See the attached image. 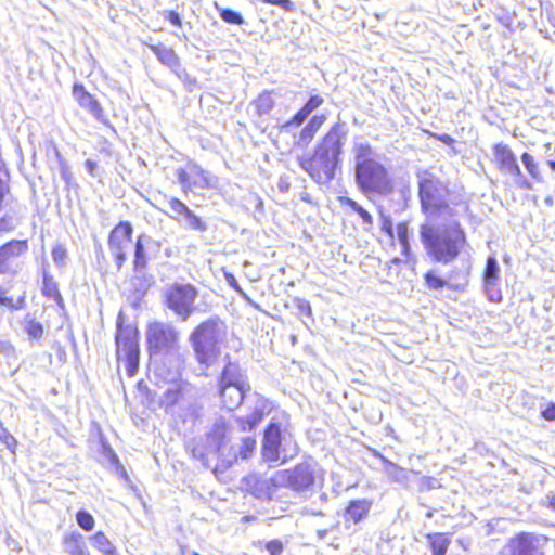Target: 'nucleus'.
<instances>
[{"label":"nucleus","mask_w":555,"mask_h":555,"mask_svg":"<svg viewBox=\"0 0 555 555\" xmlns=\"http://www.w3.org/2000/svg\"><path fill=\"white\" fill-rule=\"evenodd\" d=\"M534 537L521 533L511 539L507 548L511 555H537L538 550L533 545Z\"/></svg>","instance_id":"nucleus-19"},{"label":"nucleus","mask_w":555,"mask_h":555,"mask_svg":"<svg viewBox=\"0 0 555 555\" xmlns=\"http://www.w3.org/2000/svg\"><path fill=\"white\" fill-rule=\"evenodd\" d=\"M67 257V250L62 244H56L52 249V258L55 264L63 267Z\"/></svg>","instance_id":"nucleus-42"},{"label":"nucleus","mask_w":555,"mask_h":555,"mask_svg":"<svg viewBox=\"0 0 555 555\" xmlns=\"http://www.w3.org/2000/svg\"><path fill=\"white\" fill-rule=\"evenodd\" d=\"M372 507V502L366 499L351 501L345 509V521L360 522L366 517Z\"/></svg>","instance_id":"nucleus-20"},{"label":"nucleus","mask_w":555,"mask_h":555,"mask_svg":"<svg viewBox=\"0 0 555 555\" xmlns=\"http://www.w3.org/2000/svg\"><path fill=\"white\" fill-rule=\"evenodd\" d=\"M25 331L33 339H40L43 336V326L29 314L25 318Z\"/></svg>","instance_id":"nucleus-35"},{"label":"nucleus","mask_w":555,"mask_h":555,"mask_svg":"<svg viewBox=\"0 0 555 555\" xmlns=\"http://www.w3.org/2000/svg\"><path fill=\"white\" fill-rule=\"evenodd\" d=\"M521 162L532 179L540 182L542 180V176L540 172L539 164L535 162L534 157L529 153H524L521 155Z\"/></svg>","instance_id":"nucleus-34"},{"label":"nucleus","mask_w":555,"mask_h":555,"mask_svg":"<svg viewBox=\"0 0 555 555\" xmlns=\"http://www.w3.org/2000/svg\"><path fill=\"white\" fill-rule=\"evenodd\" d=\"M426 285L431 289H439L446 285V281L435 275L433 272H428L425 275Z\"/></svg>","instance_id":"nucleus-44"},{"label":"nucleus","mask_w":555,"mask_h":555,"mask_svg":"<svg viewBox=\"0 0 555 555\" xmlns=\"http://www.w3.org/2000/svg\"><path fill=\"white\" fill-rule=\"evenodd\" d=\"M197 295V289L191 284H173L164 292L166 306L183 321L193 313Z\"/></svg>","instance_id":"nucleus-10"},{"label":"nucleus","mask_w":555,"mask_h":555,"mask_svg":"<svg viewBox=\"0 0 555 555\" xmlns=\"http://www.w3.org/2000/svg\"><path fill=\"white\" fill-rule=\"evenodd\" d=\"M73 95L78 104L87 109L96 120L106 124L107 119L103 112L102 106L82 86L75 85L73 88Z\"/></svg>","instance_id":"nucleus-16"},{"label":"nucleus","mask_w":555,"mask_h":555,"mask_svg":"<svg viewBox=\"0 0 555 555\" xmlns=\"http://www.w3.org/2000/svg\"><path fill=\"white\" fill-rule=\"evenodd\" d=\"M227 335V325L218 318L201 323L190 335L196 360L206 366L216 362L221 354Z\"/></svg>","instance_id":"nucleus-6"},{"label":"nucleus","mask_w":555,"mask_h":555,"mask_svg":"<svg viewBox=\"0 0 555 555\" xmlns=\"http://www.w3.org/2000/svg\"><path fill=\"white\" fill-rule=\"evenodd\" d=\"M354 178L358 189L365 196H387L393 191L388 169L376 159L371 145L364 140L353 143Z\"/></svg>","instance_id":"nucleus-2"},{"label":"nucleus","mask_w":555,"mask_h":555,"mask_svg":"<svg viewBox=\"0 0 555 555\" xmlns=\"http://www.w3.org/2000/svg\"><path fill=\"white\" fill-rule=\"evenodd\" d=\"M326 117L324 115L313 116L310 121L308 122L311 128L314 129L315 132L322 127L324 124Z\"/></svg>","instance_id":"nucleus-52"},{"label":"nucleus","mask_w":555,"mask_h":555,"mask_svg":"<svg viewBox=\"0 0 555 555\" xmlns=\"http://www.w3.org/2000/svg\"><path fill=\"white\" fill-rule=\"evenodd\" d=\"M146 339L153 353H169L178 346L179 332L170 324L154 322L147 327Z\"/></svg>","instance_id":"nucleus-11"},{"label":"nucleus","mask_w":555,"mask_h":555,"mask_svg":"<svg viewBox=\"0 0 555 555\" xmlns=\"http://www.w3.org/2000/svg\"><path fill=\"white\" fill-rule=\"evenodd\" d=\"M247 404H250L251 412L241 416L237 422L242 430H253L262 420L266 411L268 410V401L257 395L246 397Z\"/></svg>","instance_id":"nucleus-15"},{"label":"nucleus","mask_w":555,"mask_h":555,"mask_svg":"<svg viewBox=\"0 0 555 555\" xmlns=\"http://www.w3.org/2000/svg\"><path fill=\"white\" fill-rule=\"evenodd\" d=\"M385 472L386 474L391 477L395 481H400L404 477V469L397 466L396 464L385 461Z\"/></svg>","instance_id":"nucleus-41"},{"label":"nucleus","mask_w":555,"mask_h":555,"mask_svg":"<svg viewBox=\"0 0 555 555\" xmlns=\"http://www.w3.org/2000/svg\"><path fill=\"white\" fill-rule=\"evenodd\" d=\"M293 304L298 309V311L306 315H311V306L310 302L304 298H295Z\"/></svg>","instance_id":"nucleus-47"},{"label":"nucleus","mask_w":555,"mask_h":555,"mask_svg":"<svg viewBox=\"0 0 555 555\" xmlns=\"http://www.w3.org/2000/svg\"><path fill=\"white\" fill-rule=\"evenodd\" d=\"M430 542L433 555H446L447 550L451 543L450 538L444 533H430L427 534Z\"/></svg>","instance_id":"nucleus-28"},{"label":"nucleus","mask_w":555,"mask_h":555,"mask_svg":"<svg viewBox=\"0 0 555 555\" xmlns=\"http://www.w3.org/2000/svg\"><path fill=\"white\" fill-rule=\"evenodd\" d=\"M311 112L304 105L299 112L288 121L281 126V131L289 132L292 129L301 126Z\"/></svg>","instance_id":"nucleus-31"},{"label":"nucleus","mask_w":555,"mask_h":555,"mask_svg":"<svg viewBox=\"0 0 555 555\" xmlns=\"http://www.w3.org/2000/svg\"><path fill=\"white\" fill-rule=\"evenodd\" d=\"M511 176L513 177V180L518 188L525 189V190L532 189L531 182L522 175L520 168H518V175L512 173Z\"/></svg>","instance_id":"nucleus-46"},{"label":"nucleus","mask_w":555,"mask_h":555,"mask_svg":"<svg viewBox=\"0 0 555 555\" xmlns=\"http://www.w3.org/2000/svg\"><path fill=\"white\" fill-rule=\"evenodd\" d=\"M219 395L223 405L229 410H233L243 402L246 397V390L245 386H222V388H219Z\"/></svg>","instance_id":"nucleus-22"},{"label":"nucleus","mask_w":555,"mask_h":555,"mask_svg":"<svg viewBox=\"0 0 555 555\" xmlns=\"http://www.w3.org/2000/svg\"><path fill=\"white\" fill-rule=\"evenodd\" d=\"M168 20L173 25H179L180 24V17H179V15L176 12H169L168 13Z\"/></svg>","instance_id":"nucleus-56"},{"label":"nucleus","mask_w":555,"mask_h":555,"mask_svg":"<svg viewBox=\"0 0 555 555\" xmlns=\"http://www.w3.org/2000/svg\"><path fill=\"white\" fill-rule=\"evenodd\" d=\"M346 134L341 125H334L318 144L314 154L299 159L300 167L317 182H328L334 178Z\"/></svg>","instance_id":"nucleus-4"},{"label":"nucleus","mask_w":555,"mask_h":555,"mask_svg":"<svg viewBox=\"0 0 555 555\" xmlns=\"http://www.w3.org/2000/svg\"><path fill=\"white\" fill-rule=\"evenodd\" d=\"M62 545L67 555H90L83 535L72 531L63 537Z\"/></svg>","instance_id":"nucleus-21"},{"label":"nucleus","mask_w":555,"mask_h":555,"mask_svg":"<svg viewBox=\"0 0 555 555\" xmlns=\"http://www.w3.org/2000/svg\"><path fill=\"white\" fill-rule=\"evenodd\" d=\"M96 167V163L91 160V159H87L86 160V168L88 169V171L92 175L94 169Z\"/></svg>","instance_id":"nucleus-59"},{"label":"nucleus","mask_w":555,"mask_h":555,"mask_svg":"<svg viewBox=\"0 0 555 555\" xmlns=\"http://www.w3.org/2000/svg\"><path fill=\"white\" fill-rule=\"evenodd\" d=\"M326 117L324 115L313 116L310 121L308 122L311 128L314 129L315 132L322 127L324 124Z\"/></svg>","instance_id":"nucleus-51"},{"label":"nucleus","mask_w":555,"mask_h":555,"mask_svg":"<svg viewBox=\"0 0 555 555\" xmlns=\"http://www.w3.org/2000/svg\"><path fill=\"white\" fill-rule=\"evenodd\" d=\"M494 157L502 171L509 176L512 173L518 175L519 166L516 162V156L506 144L500 143L494 146Z\"/></svg>","instance_id":"nucleus-18"},{"label":"nucleus","mask_w":555,"mask_h":555,"mask_svg":"<svg viewBox=\"0 0 555 555\" xmlns=\"http://www.w3.org/2000/svg\"><path fill=\"white\" fill-rule=\"evenodd\" d=\"M499 275H500V267L498 264L495 257H493V256L488 257L486 269H485V274H483L486 285L487 286L494 285L496 283V281L499 280Z\"/></svg>","instance_id":"nucleus-29"},{"label":"nucleus","mask_w":555,"mask_h":555,"mask_svg":"<svg viewBox=\"0 0 555 555\" xmlns=\"http://www.w3.org/2000/svg\"><path fill=\"white\" fill-rule=\"evenodd\" d=\"M76 521L78 526L85 531H91L95 526L93 516L86 511H79L76 514Z\"/></svg>","instance_id":"nucleus-37"},{"label":"nucleus","mask_w":555,"mask_h":555,"mask_svg":"<svg viewBox=\"0 0 555 555\" xmlns=\"http://www.w3.org/2000/svg\"><path fill=\"white\" fill-rule=\"evenodd\" d=\"M177 177L184 191H193L195 188H216L218 179L203 170L195 164L189 165L188 169H178Z\"/></svg>","instance_id":"nucleus-12"},{"label":"nucleus","mask_w":555,"mask_h":555,"mask_svg":"<svg viewBox=\"0 0 555 555\" xmlns=\"http://www.w3.org/2000/svg\"><path fill=\"white\" fill-rule=\"evenodd\" d=\"M168 205L172 212L171 217L179 221H182V218L188 212L189 207L177 198H171L168 202Z\"/></svg>","instance_id":"nucleus-39"},{"label":"nucleus","mask_w":555,"mask_h":555,"mask_svg":"<svg viewBox=\"0 0 555 555\" xmlns=\"http://www.w3.org/2000/svg\"><path fill=\"white\" fill-rule=\"evenodd\" d=\"M28 248L26 241L13 240L0 247V274L9 270V261L24 254Z\"/></svg>","instance_id":"nucleus-17"},{"label":"nucleus","mask_w":555,"mask_h":555,"mask_svg":"<svg viewBox=\"0 0 555 555\" xmlns=\"http://www.w3.org/2000/svg\"><path fill=\"white\" fill-rule=\"evenodd\" d=\"M383 230L389 235V236H393V231H392V227H391V222L389 220H385L384 221V224H383Z\"/></svg>","instance_id":"nucleus-57"},{"label":"nucleus","mask_w":555,"mask_h":555,"mask_svg":"<svg viewBox=\"0 0 555 555\" xmlns=\"http://www.w3.org/2000/svg\"><path fill=\"white\" fill-rule=\"evenodd\" d=\"M181 222H183L186 228L192 229V230H197V231L206 230V224L197 216H195L190 209L183 216Z\"/></svg>","instance_id":"nucleus-36"},{"label":"nucleus","mask_w":555,"mask_h":555,"mask_svg":"<svg viewBox=\"0 0 555 555\" xmlns=\"http://www.w3.org/2000/svg\"><path fill=\"white\" fill-rule=\"evenodd\" d=\"M248 305L253 306L256 309H259V305L256 304L243 289H238L237 293Z\"/></svg>","instance_id":"nucleus-55"},{"label":"nucleus","mask_w":555,"mask_h":555,"mask_svg":"<svg viewBox=\"0 0 555 555\" xmlns=\"http://www.w3.org/2000/svg\"><path fill=\"white\" fill-rule=\"evenodd\" d=\"M420 238L426 254L436 262L448 264L457 258L466 244L460 216H447L425 221L420 227Z\"/></svg>","instance_id":"nucleus-1"},{"label":"nucleus","mask_w":555,"mask_h":555,"mask_svg":"<svg viewBox=\"0 0 555 555\" xmlns=\"http://www.w3.org/2000/svg\"><path fill=\"white\" fill-rule=\"evenodd\" d=\"M115 340L118 360H125L127 374L133 376L137 373L140 357L137 328L131 325L122 326L118 322Z\"/></svg>","instance_id":"nucleus-9"},{"label":"nucleus","mask_w":555,"mask_h":555,"mask_svg":"<svg viewBox=\"0 0 555 555\" xmlns=\"http://www.w3.org/2000/svg\"><path fill=\"white\" fill-rule=\"evenodd\" d=\"M315 133L314 129L307 124L295 140V145L306 147L312 141Z\"/></svg>","instance_id":"nucleus-40"},{"label":"nucleus","mask_w":555,"mask_h":555,"mask_svg":"<svg viewBox=\"0 0 555 555\" xmlns=\"http://www.w3.org/2000/svg\"><path fill=\"white\" fill-rule=\"evenodd\" d=\"M280 99L281 94L274 91H266L259 94L253 102L257 115L263 116L270 114Z\"/></svg>","instance_id":"nucleus-24"},{"label":"nucleus","mask_w":555,"mask_h":555,"mask_svg":"<svg viewBox=\"0 0 555 555\" xmlns=\"http://www.w3.org/2000/svg\"><path fill=\"white\" fill-rule=\"evenodd\" d=\"M542 416L546 421H555V403H551L542 411Z\"/></svg>","instance_id":"nucleus-53"},{"label":"nucleus","mask_w":555,"mask_h":555,"mask_svg":"<svg viewBox=\"0 0 555 555\" xmlns=\"http://www.w3.org/2000/svg\"><path fill=\"white\" fill-rule=\"evenodd\" d=\"M324 100L323 98L319 95L311 96L308 102L305 104V106L312 113L315 111L319 106L323 104Z\"/></svg>","instance_id":"nucleus-50"},{"label":"nucleus","mask_w":555,"mask_h":555,"mask_svg":"<svg viewBox=\"0 0 555 555\" xmlns=\"http://www.w3.org/2000/svg\"><path fill=\"white\" fill-rule=\"evenodd\" d=\"M0 304L3 305V306H8V307H11L12 308V305L14 304L13 302V299L12 298H9V297H2L0 298Z\"/></svg>","instance_id":"nucleus-61"},{"label":"nucleus","mask_w":555,"mask_h":555,"mask_svg":"<svg viewBox=\"0 0 555 555\" xmlns=\"http://www.w3.org/2000/svg\"><path fill=\"white\" fill-rule=\"evenodd\" d=\"M151 49L164 65L172 69L179 67V59L172 49L162 44L152 46Z\"/></svg>","instance_id":"nucleus-25"},{"label":"nucleus","mask_w":555,"mask_h":555,"mask_svg":"<svg viewBox=\"0 0 555 555\" xmlns=\"http://www.w3.org/2000/svg\"><path fill=\"white\" fill-rule=\"evenodd\" d=\"M311 112L304 105L299 112L288 121L281 126V131L289 132L292 129L301 126Z\"/></svg>","instance_id":"nucleus-33"},{"label":"nucleus","mask_w":555,"mask_h":555,"mask_svg":"<svg viewBox=\"0 0 555 555\" xmlns=\"http://www.w3.org/2000/svg\"><path fill=\"white\" fill-rule=\"evenodd\" d=\"M225 281L227 283L233 288L236 291V293H238V289H242L237 280L235 279V276L231 273H225Z\"/></svg>","instance_id":"nucleus-54"},{"label":"nucleus","mask_w":555,"mask_h":555,"mask_svg":"<svg viewBox=\"0 0 555 555\" xmlns=\"http://www.w3.org/2000/svg\"><path fill=\"white\" fill-rule=\"evenodd\" d=\"M132 228L128 222H120L111 232L108 247L116 259V266L121 268L126 260V251L131 245Z\"/></svg>","instance_id":"nucleus-13"},{"label":"nucleus","mask_w":555,"mask_h":555,"mask_svg":"<svg viewBox=\"0 0 555 555\" xmlns=\"http://www.w3.org/2000/svg\"><path fill=\"white\" fill-rule=\"evenodd\" d=\"M4 442L8 448H12L13 446L16 444V440L14 439V437H12L8 434H5V436H4Z\"/></svg>","instance_id":"nucleus-58"},{"label":"nucleus","mask_w":555,"mask_h":555,"mask_svg":"<svg viewBox=\"0 0 555 555\" xmlns=\"http://www.w3.org/2000/svg\"><path fill=\"white\" fill-rule=\"evenodd\" d=\"M225 434L227 427L224 422H216L214 428L207 435L208 447L204 450V447L201 444L195 446L192 450L193 456L201 460L205 466H208L209 456H215L223 448Z\"/></svg>","instance_id":"nucleus-14"},{"label":"nucleus","mask_w":555,"mask_h":555,"mask_svg":"<svg viewBox=\"0 0 555 555\" xmlns=\"http://www.w3.org/2000/svg\"><path fill=\"white\" fill-rule=\"evenodd\" d=\"M266 550L270 555H281L283 552V544L279 540H272L266 544Z\"/></svg>","instance_id":"nucleus-48"},{"label":"nucleus","mask_w":555,"mask_h":555,"mask_svg":"<svg viewBox=\"0 0 555 555\" xmlns=\"http://www.w3.org/2000/svg\"><path fill=\"white\" fill-rule=\"evenodd\" d=\"M311 112L304 105L299 112L288 121L281 126V131L289 132L292 129L301 126Z\"/></svg>","instance_id":"nucleus-30"},{"label":"nucleus","mask_w":555,"mask_h":555,"mask_svg":"<svg viewBox=\"0 0 555 555\" xmlns=\"http://www.w3.org/2000/svg\"><path fill=\"white\" fill-rule=\"evenodd\" d=\"M25 305V299L23 297L18 298L16 302L12 305L13 309H23Z\"/></svg>","instance_id":"nucleus-60"},{"label":"nucleus","mask_w":555,"mask_h":555,"mask_svg":"<svg viewBox=\"0 0 555 555\" xmlns=\"http://www.w3.org/2000/svg\"><path fill=\"white\" fill-rule=\"evenodd\" d=\"M158 403L166 411L173 412L176 405L188 409V413L180 415L183 422L199 416V406L193 401L191 385L185 380H175L159 396Z\"/></svg>","instance_id":"nucleus-7"},{"label":"nucleus","mask_w":555,"mask_h":555,"mask_svg":"<svg viewBox=\"0 0 555 555\" xmlns=\"http://www.w3.org/2000/svg\"><path fill=\"white\" fill-rule=\"evenodd\" d=\"M297 452L298 447L296 442L291 438L282 437L280 427L276 424H271L267 428L262 444V456L266 462L284 463L295 456Z\"/></svg>","instance_id":"nucleus-8"},{"label":"nucleus","mask_w":555,"mask_h":555,"mask_svg":"<svg viewBox=\"0 0 555 555\" xmlns=\"http://www.w3.org/2000/svg\"><path fill=\"white\" fill-rule=\"evenodd\" d=\"M418 195L425 221L461 216L466 208L463 204H448V188L428 171L418 173Z\"/></svg>","instance_id":"nucleus-5"},{"label":"nucleus","mask_w":555,"mask_h":555,"mask_svg":"<svg viewBox=\"0 0 555 555\" xmlns=\"http://www.w3.org/2000/svg\"><path fill=\"white\" fill-rule=\"evenodd\" d=\"M220 14H221V17L228 23H232V24H242L243 23L242 16L237 12H234L232 10L222 9Z\"/></svg>","instance_id":"nucleus-45"},{"label":"nucleus","mask_w":555,"mask_h":555,"mask_svg":"<svg viewBox=\"0 0 555 555\" xmlns=\"http://www.w3.org/2000/svg\"><path fill=\"white\" fill-rule=\"evenodd\" d=\"M339 202L341 205L350 207L354 212H357L360 218L362 219L363 228L364 230H371L373 227V217L372 215L364 209L362 206H360L356 201L352 198L343 196L339 197Z\"/></svg>","instance_id":"nucleus-26"},{"label":"nucleus","mask_w":555,"mask_h":555,"mask_svg":"<svg viewBox=\"0 0 555 555\" xmlns=\"http://www.w3.org/2000/svg\"><path fill=\"white\" fill-rule=\"evenodd\" d=\"M398 241L402 247L403 254L408 255L409 251V227L408 223L401 222L396 228Z\"/></svg>","instance_id":"nucleus-38"},{"label":"nucleus","mask_w":555,"mask_h":555,"mask_svg":"<svg viewBox=\"0 0 555 555\" xmlns=\"http://www.w3.org/2000/svg\"><path fill=\"white\" fill-rule=\"evenodd\" d=\"M311 112L304 105L299 112L288 121L281 126V131L289 132L292 129L301 126Z\"/></svg>","instance_id":"nucleus-32"},{"label":"nucleus","mask_w":555,"mask_h":555,"mask_svg":"<svg viewBox=\"0 0 555 555\" xmlns=\"http://www.w3.org/2000/svg\"><path fill=\"white\" fill-rule=\"evenodd\" d=\"M222 386H246L245 376L236 363L229 362L219 378V388Z\"/></svg>","instance_id":"nucleus-23"},{"label":"nucleus","mask_w":555,"mask_h":555,"mask_svg":"<svg viewBox=\"0 0 555 555\" xmlns=\"http://www.w3.org/2000/svg\"><path fill=\"white\" fill-rule=\"evenodd\" d=\"M256 447V441L253 438H245L242 441V446L240 447V455L243 459H247L251 455Z\"/></svg>","instance_id":"nucleus-43"},{"label":"nucleus","mask_w":555,"mask_h":555,"mask_svg":"<svg viewBox=\"0 0 555 555\" xmlns=\"http://www.w3.org/2000/svg\"><path fill=\"white\" fill-rule=\"evenodd\" d=\"M550 506L555 509V495L550 498Z\"/></svg>","instance_id":"nucleus-64"},{"label":"nucleus","mask_w":555,"mask_h":555,"mask_svg":"<svg viewBox=\"0 0 555 555\" xmlns=\"http://www.w3.org/2000/svg\"><path fill=\"white\" fill-rule=\"evenodd\" d=\"M547 165L550 166V168L552 170L555 171V156H554V159H551V160L547 162Z\"/></svg>","instance_id":"nucleus-63"},{"label":"nucleus","mask_w":555,"mask_h":555,"mask_svg":"<svg viewBox=\"0 0 555 555\" xmlns=\"http://www.w3.org/2000/svg\"><path fill=\"white\" fill-rule=\"evenodd\" d=\"M135 267H141L144 264V256H143V244L141 242V238H139L135 243V259H134Z\"/></svg>","instance_id":"nucleus-49"},{"label":"nucleus","mask_w":555,"mask_h":555,"mask_svg":"<svg viewBox=\"0 0 555 555\" xmlns=\"http://www.w3.org/2000/svg\"><path fill=\"white\" fill-rule=\"evenodd\" d=\"M90 541L93 547L101 552L103 555H118L116 547L104 532L98 531L92 537H90Z\"/></svg>","instance_id":"nucleus-27"},{"label":"nucleus","mask_w":555,"mask_h":555,"mask_svg":"<svg viewBox=\"0 0 555 555\" xmlns=\"http://www.w3.org/2000/svg\"><path fill=\"white\" fill-rule=\"evenodd\" d=\"M251 478L255 479L254 495L258 499L272 500L279 496L282 488H289L298 493L310 490L322 479V470L317 463L305 462L297 464L293 469L278 470L269 478Z\"/></svg>","instance_id":"nucleus-3"},{"label":"nucleus","mask_w":555,"mask_h":555,"mask_svg":"<svg viewBox=\"0 0 555 555\" xmlns=\"http://www.w3.org/2000/svg\"><path fill=\"white\" fill-rule=\"evenodd\" d=\"M439 139L446 144H452L454 141L449 134H442Z\"/></svg>","instance_id":"nucleus-62"}]
</instances>
